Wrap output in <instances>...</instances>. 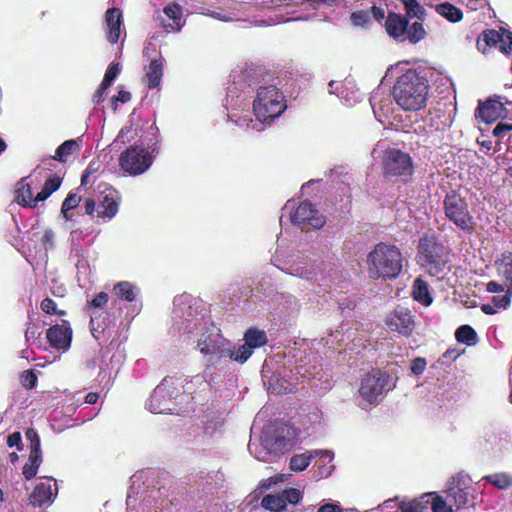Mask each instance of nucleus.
Masks as SVG:
<instances>
[{
    "label": "nucleus",
    "mask_w": 512,
    "mask_h": 512,
    "mask_svg": "<svg viewBox=\"0 0 512 512\" xmlns=\"http://www.w3.org/2000/svg\"><path fill=\"white\" fill-rule=\"evenodd\" d=\"M507 108L500 96L490 97L485 101H479L475 111V117L486 124L504 118L507 115Z\"/></svg>",
    "instance_id": "21"
},
{
    "label": "nucleus",
    "mask_w": 512,
    "mask_h": 512,
    "mask_svg": "<svg viewBox=\"0 0 512 512\" xmlns=\"http://www.w3.org/2000/svg\"><path fill=\"white\" fill-rule=\"evenodd\" d=\"M164 60L163 58L154 59L150 62L146 70L147 86L149 89L157 88L163 77Z\"/></svg>",
    "instance_id": "31"
},
{
    "label": "nucleus",
    "mask_w": 512,
    "mask_h": 512,
    "mask_svg": "<svg viewBox=\"0 0 512 512\" xmlns=\"http://www.w3.org/2000/svg\"><path fill=\"white\" fill-rule=\"evenodd\" d=\"M499 274L505 279V287L512 293V256H504L498 267Z\"/></svg>",
    "instance_id": "44"
},
{
    "label": "nucleus",
    "mask_w": 512,
    "mask_h": 512,
    "mask_svg": "<svg viewBox=\"0 0 512 512\" xmlns=\"http://www.w3.org/2000/svg\"><path fill=\"white\" fill-rule=\"evenodd\" d=\"M46 337L52 347L66 350L70 347L72 330L67 323L54 325L47 330Z\"/></svg>",
    "instance_id": "29"
},
{
    "label": "nucleus",
    "mask_w": 512,
    "mask_h": 512,
    "mask_svg": "<svg viewBox=\"0 0 512 512\" xmlns=\"http://www.w3.org/2000/svg\"><path fill=\"white\" fill-rule=\"evenodd\" d=\"M222 426H223V419L221 417L216 416L211 419H208L204 425V434L207 437L212 438L217 433L221 432Z\"/></svg>",
    "instance_id": "51"
},
{
    "label": "nucleus",
    "mask_w": 512,
    "mask_h": 512,
    "mask_svg": "<svg viewBox=\"0 0 512 512\" xmlns=\"http://www.w3.org/2000/svg\"><path fill=\"white\" fill-rule=\"evenodd\" d=\"M58 493L56 480L53 478H46V481L40 482L36 485L30 495V503L33 506H43L50 504L54 501Z\"/></svg>",
    "instance_id": "26"
},
{
    "label": "nucleus",
    "mask_w": 512,
    "mask_h": 512,
    "mask_svg": "<svg viewBox=\"0 0 512 512\" xmlns=\"http://www.w3.org/2000/svg\"><path fill=\"white\" fill-rule=\"evenodd\" d=\"M41 243H42L45 251L54 249L55 233L51 229H46L43 233Z\"/></svg>",
    "instance_id": "59"
},
{
    "label": "nucleus",
    "mask_w": 512,
    "mask_h": 512,
    "mask_svg": "<svg viewBox=\"0 0 512 512\" xmlns=\"http://www.w3.org/2000/svg\"><path fill=\"white\" fill-rule=\"evenodd\" d=\"M163 12L165 16L172 21L171 23H166L165 20L162 19L161 24L163 27L172 32H179L184 25L181 6L177 3H169L164 7Z\"/></svg>",
    "instance_id": "30"
},
{
    "label": "nucleus",
    "mask_w": 512,
    "mask_h": 512,
    "mask_svg": "<svg viewBox=\"0 0 512 512\" xmlns=\"http://www.w3.org/2000/svg\"><path fill=\"white\" fill-rule=\"evenodd\" d=\"M61 185V179L53 176L46 180L42 190L37 193V200L45 201L53 192L57 191Z\"/></svg>",
    "instance_id": "46"
},
{
    "label": "nucleus",
    "mask_w": 512,
    "mask_h": 512,
    "mask_svg": "<svg viewBox=\"0 0 512 512\" xmlns=\"http://www.w3.org/2000/svg\"><path fill=\"white\" fill-rule=\"evenodd\" d=\"M455 337L459 343L466 344L467 346H473L477 343V333L469 325L460 326L455 332Z\"/></svg>",
    "instance_id": "41"
},
{
    "label": "nucleus",
    "mask_w": 512,
    "mask_h": 512,
    "mask_svg": "<svg viewBox=\"0 0 512 512\" xmlns=\"http://www.w3.org/2000/svg\"><path fill=\"white\" fill-rule=\"evenodd\" d=\"M22 377H23V385L26 388L32 389L36 385L37 377L33 373V371H26Z\"/></svg>",
    "instance_id": "64"
},
{
    "label": "nucleus",
    "mask_w": 512,
    "mask_h": 512,
    "mask_svg": "<svg viewBox=\"0 0 512 512\" xmlns=\"http://www.w3.org/2000/svg\"><path fill=\"white\" fill-rule=\"evenodd\" d=\"M399 510L400 512H453V505L451 502L448 503L439 492H427L411 501L401 502Z\"/></svg>",
    "instance_id": "18"
},
{
    "label": "nucleus",
    "mask_w": 512,
    "mask_h": 512,
    "mask_svg": "<svg viewBox=\"0 0 512 512\" xmlns=\"http://www.w3.org/2000/svg\"><path fill=\"white\" fill-rule=\"evenodd\" d=\"M486 448L495 455L503 454L510 448L509 441L502 435L491 433L485 438Z\"/></svg>",
    "instance_id": "34"
},
{
    "label": "nucleus",
    "mask_w": 512,
    "mask_h": 512,
    "mask_svg": "<svg viewBox=\"0 0 512 512\" xmlns=\"http://www.w3.org/2000/svg\"><path fill=\"white\" fill-rule=\"evenodd\" d=\"M297 437L298 430L295 427L284 422H274L263 428L259 444L250 440L248 450L259 461L270 462L290 449Z\"/></svg>",
    "instance_id": "3"
},
{
    "label": "nucleus",
    "mask_w": 512,
    "mask_h": 512,
    "mask_svg": "<svg viewBox=\"0 0 512 512\" xmlns=\"http://www.w3.org/2000/svg\"><path fill=\"white\" fill-rule=\"evenodd\" d=\"M260 70L249 66L228 87L225 108L228 119L237 126L262 131L280 117L287 103L275 85H260Z\"/></svg>",
    "instance_id": "1"
},
{
    "label": "nucleus",
    "mask_w": 512,
    "mask_h": 512,
    "mask_svg": "<svg viewBox=\"0 0 512 512\" xmlns=\"http://www.w3.org/2000/svg\"><path fill=\"white\" fill-rule=\"evenodd\" d=\"M280 493L284 500L285 507L288 503L295 505L302 499V492L296 488L285 489Z\"/></svg>",
    "instance_id": "53"
},
{
    "label": "nucleus",
    "mask_w": 512,
    "mask_h": 512,
    "mask_svg": "<svg viewBox=\"0 0 512 512\" xmlns=\"http://www.w3.org/2000/svg\"><path fill=\"white\" fill-rule=\"evenodd\" d=\"M309 19H310L309 16L296 17V18H285L283 15H276L274 18L269 17L266 20L256 21L255 25L256 26H272V25H276L279 23H286L289 21H307Z\"/></svg>",
    "instance_id": "52"
},
{
    "label": "nucleus",
    "mask_w": 512,
    "mask_h": 512,
    "mask_svg": "<svg viewBox=\"0 0 512 512\" xmlns=\"http://www.w3.org/2000/svg\"><path fill=\"white\" fill-rule=\"evenodd\" d=\"M113 290L117 296L128 302L134 301L138 292L137 287L128 281L118 282Z\"/></svg>",
    "instance_id": "39"
},
{
    "label": "nucleus",
    "mask_w": 512,
    "mask_h": 512,
    "mask_svg": "<svg viewBox=\"0 0 512 512\" xmlns=\"http://www.w3.org/2000/svg\"><path fill=\"white\" fill-rule=\"evenodd\" d=\"M369 101L374 116L379 122L383 123L394 112V106L390 94L384 93L380 88L372 92Z\"/></svg>",
    "instance_id": "25"
},
{
    "label": "nucleus",
    "mask_w": 512,
    "mask_h": 512,
    "mask_svg": "<svg viewBox=\"0 0 512 512\" xmlns=\"http://www.w3.org/2000/svg\"><path fill=\"white\" fill-rule=\"evenodd\" d=\"M117 192L114 189L107 188L97 205V217L104 221L111 220L118 212Z\"/></svg>",
    "instance_id": "28"
},
{
    "label": "nucleus",
    "mask_w": 512,
    "mask_h": 512,
    "mask_svg": "<svg viewBox=\"0 0 512 512\" xmlns=\"http://www.w3.org/2000/svg\"><path fill=\"white\" fill-rule=\"evenodd\" d=\"M315 366H309L301 359L289 371L284 370L279 376H273L270 380V389L276 393H291L296 389L300 378L314 377L312 370Z\"/></svg>",
    "instance_id": "17"
},
{
    "label": "nucleus",
    "mask_w": 512,
    "mask_h": 512,
    "mask_svg": "<svg viewBox=\"0 0 512 512\" xmlns=\"http://www.w3.org/2000/svg\"><path fill=\"white\" fill-rule=\"evenodd\" d=\"M165 492L160 488L141 487L140 477H131L126 504L128 512H165L170 501L165 498Z\"/></svg>",
    "instance_id": "7"
},
{
    "label": "nucleus",
    "mask_w": 512,
    "mask_h": 512,
    "mask_svg": "<svg viewBox=\"0 0 512 512\" xmlns=\"http://www.w3.org/2000/svg\"><path fill=\"white\" fill-rule=\"evenodd\" d=\"M280 222L288 214V219L303 228L320 229L326 222L325 217L309 201L301 202L297 207L294 200H288L284 205Z\"/></svg>",
    "instance_id": "13"
},
{
    "label": "nucleus",
    "mask_w": 512,
    "mask_h": 512,
    "mask_svg": "<svg viewBox=\"0 0 512 512\" xmlns=\"http://www.w3.org/2000/svg\"><path fill=\"white\" fill-rule=\"evenodd\" d=\"M386 326L392 332L408 336L414 330L415 323L411 311L408 308L398 306L387 316Z\"/></svg>",
    "instance_id": "22"
},
{
    "label": "nucleus",
    "mask_w": 512,
    "mask_h": 512,
    "mask_svg": "<svg viewBox=\"0 0 512 512\" xmlns=\"http://www.w3.org/2000/svg\"><path fill=\"white\" fill-rule=\"evenodd\" d=\"M261 504L265 509L272 512H281L286 508L281 493L266 495L263 497Z\"/></svg>",
    "instance_id": "43"
},
{
    "label": "nucleus",
    "mask_w": 512,
    "mask_h": 512,
    "mask_svg": "<svg viewBox=\"0 0 512 512\" xmlns=\"http://www.w3.org/2000/svg\"><path fill=\"white\" fill-rule=\"evenodd\" d=\"M268 342L267 334L257 327H250L243 335V343L235 344L234 362L244 364L254 353L255 349L265 346Z\"/></svg>",
    "instance_id": "20"
},
{
    "label": "nucleus",
    "mask_w": 512,
    "mask_h": 512,
    "mask_svg": "<svg viewBox=\"0 0 512 512\" xmlns=\"http://www.w3.org/2000/svg\"><path fill=\"white\" fill-rule=\"evenodd\" d=\"M385 28L388 35L399 42L408 40L410 43L416 44L426 36L422 23L415 21L409 26L406 17L396 13H389Z\"/></svg>",
    "instance_id": "15"
},
{
    "label": "nucleus",
    "mask_w": 512,
    "mask_h": 512,
    "mask_svg": "<svg viewBox=\"0 0 512 512\" xmlns=\"http://www.w3.org/2000/svg\"><path fill=\"white\" fill-rule=\"evenodd\" d=\"M429 94L428 80L415 69L401 74L393 86L395 103L406 112H417L427 105Z\"/></svg>",
    "instance_id": "5"
},
{
    "label": "nucleus",
    "mask_w": 512,
    "mask_h": 512,
    "mask_svg": "<svg viewBox=\"0 0 512 512\" xmlns=\"http://www.w3.org/2000/svg\"><path fill=\"white\" fill-rule=\"evenodd\" d=\"M445 493L456 510L473 506L477 498V491L473 486L472 479L463 472L450 478Z\"/></svg>",
    "instance_id": "14"
},
{
    "label": "nucleus",
    "mask_w": 512,
    "mask_h": 512,
    "mask_svg": "<svg viewBox=\"0 0 512 512\" xmlns=\"http://www.w3.org/2000/svg\"><path fill=\"white\" fill-rule=\"evenodd\" d=\"M443 210L446 218L460 230L471 233L475 229L476 222L468 203L457 191L450 190L446 193L443 199Z\"/></svg>",
    "instance_id": "12"
},
{
    "label": "nucleus",
    "mask_w": 512,
    "mask_h": 512,
    "mask_svg": "<svg viewBox=\"0 0 512 512\" xmlns=\"http://www.w3.org/2000/svg\"><path fill=\"white\" fill-rule=\"evenodd\" d=\"M183 380L175 377H165L153 390L146 402V408L151 413H178L177 405L182 397Z\"/></svg>",
    "instance_id": "9"
},
{
    "label": "nucleus",
    "mask_w": 512,
    "mask_h": 512,
    "mask_svg": "<svg viewBox=\"0 0 512 512\" xmlns=\"http://www.w3.org/2000/svg\"><path fill=\"white\" fill-rule=\"evenodd\" d=\"M509 131H512V124L500 122L493 129V135L497 138H503Z\"/></svg>",
    "instance_id": "62"
},
{
    "label": "nucleus",
    "mask_w": 512,
    "mask_h": 512,
    "mask_svg": "<svg viewBox=\"0 0 512 512\" xmlns=\"http://www.w3.org/2000/svg\"><path fill=\"white\" fill-rule=\"evenodd\" d=\"M152 163V155L140 146H131L122 152L119 158L121 169L132 176L143 174L150 168Z\"/></svg>",
    "instance_id": "19"
},
{
    "label": "nucleus",
    "mask_w": 512,
    "mask_h": 512,
    "mask_svg": "<svg viewBox=\"0 0 512 512\" xmlns=\"http://www.w3.org/2000/svg\"><path fill=\"white\" fill-rule=\"evenodd\" d=\"M334 454L330 450L314 449L305 453L295 454L290 459V468L294 472L305 470L314 458H325L328 462L333 460Z\"/></svg>",
    "instance_id": "27"
},
{
    "label": "nucleus",
    "mask_w": 512,
    "mask_h": 512,
    "mask_svg": "<svg viewBox=\"0 0 512 512\" xmlns=\"http://www.w3.org/2000/svg\"><path fill=\"white\" fill-rule=\"evenodd\" d=\"M202 312L201 300L187 293L176 296L173 301L171 333L184 341H191L204 323L211 322Z\"/></svg>",
    "instance_id": "4"
},
{
    "label": "nucleus",
    "mask_w": 512,
    "mask_h": 512,
    "mask_svg": "<svg viewBox=\"0 0 512 512\" xmlns=\"http://www.w3.org/2000/svg\"><path fill=\"white\" fill-rule=\"evenodd\" d=\"M272 264L282 272L304 279L310 283H318L321 267L315 262L301 259L296 260L288 255L287 249L278 247L271 258Z\"/></svg>",
    "instance_id": "11"
},
{
    "label": "nucleus",
    "mask_w": 512,
    "mask_h": 512,
    "mask_svg": "<svg viewBox=\"0 0 512 512\" xmlns=\"http://www.w3.org/2000/svg\"><path fill=\"white\" fill-rule=\"evenodd\" d=\"M497 49L506 55L512 54V33L502 32L501 42Z\"/></svg>",
    "instance_id": "55"
},
{
    "label": "nucleus",
    "mask_w": 512,
    "mask_h": 512,
    "mask_svg": "<svg viewBox=\"0 0 512 512\" xmlns=\"http://www.w3.org/2000/svg\"><path fill=\"white\" fill-rule=\"evenodd\" d=\"M317 512H356V510L344 509L339 502H328L320 505Z\"/></svg>",
    "instance_id": "56"
},
{
    "label": "nucleus",
    "mask_w": 512,
    "mask_h": 512,
    "mask_svg": "<svg viewBox=\"0 0 512 512\" xmlns=\"http://www.w3.org/2000/svg\"><path fill=\"white\" fill-rule=\"evenodd\" d=\"M81 139H71L64 141L55 152L53 160L59 162H65L67 157L72 155L77 149H79V142Z\"/></svg>",
    "instance_id": "38"
},
{
    "label": "nucleus",
    "mask_w": 512,
    "mask_h": 512,
    "mask_svg": "<svg viewBox=\"0 0 512 512\" xmlns=\"http://www.w3.org/2000/svg\"><path fill=\"white\" fill-rule=\"evenodd\" d=\"M41 309L47 313V314H59V315H64L65 312L64 311H59L57 310V305L56 303L54 302V300L50 299V298H45L42 302H41Z\"/></svg>",
    "instance_id": "60"
},
{
    "label": "nucleus",
    "mask_w": 512,
    "mask_h": 512,
    "mask_svg": "<svg viewBox=\"0 0 512 512\" xmlns=\"http://www.w3.org/2000/svg\"><path fill=\"white\" fill-rule=\"evenodd\" d=\"M208 15L214 19L224 22L234 21L238 19L235 13L226 12L224 10L211 11Z\"/></svg>",
    "instance_id": "61"
},
{
    "label": "nucleus",
    "mask_w": 512,
    "mask_h": 512,
    "mask_svg": "<svg viewBox=\"0 0 512 512\" xmlns=\"http://www.w3.org/2000/svg\"><path fill=\"white\" fill-rule=\"evenodd\" d=\"M413 298L424 306H429L433 301L427 283L420 278L414 281Z\"/></svg>",
    "instance_id": "36"
},
{
    "label": "nucleus",
    "mask_w": 512,
    "mask_h": 512,
    "mask_svg": "<svg viewBox=\"0 0 512 512\" xmlns=\"http://www.w3.org/2000/svg\"><path fill=\"white\" fill-rule=\"evenodd\" d=\"M404 6L406 13L409 17L423 19L425 15V9L419 4L417 0H400Z\"/></svg>",
    "instance_id": "49"
},
{
    "label": "nucleus",
    "mask_w": 512,
    "mask_h": 512,
    "mask_svg": "<svg viewBox=\"0 0 512 512\" xmlns=\"http://www.w3.org/2000/svg\"><path fill=\"white\" fill-rule=\"evenodd\" d=\"M108 302V294L105 292H100L92 299L90 303H88V310L90 314L92 312H97V314L107 312L106 305Z\"/></svg>",
    "instance_id": "47"
},
{
    "label": "nucleus",
    "mask_w": 512,
    "mask_h": 512,
    "mask_svg": "<svg viewBox=\"0 0 512 512\" xmlns=\"http://www.w3.org/2000/svg\"><path fill=\"white\" fill-rule=\"evenodd\" d=\"M384 143H378L372 151L374 157H379L382 153V169L385 177L389 179H399L406 183L413 175V161L411 156L396 148L384 149Z\"/></svg>",
    "instance_id": "10"
},
{
    "label": "nucleus",
    "mask_w": 512,
    "mask_h": 512,
    "mask_svg": "<svg viewBox=\"0 0 512 512\" xmlns=\"http://www.w3.org/2000/svg\"><path fill=\"white\" fill-rule=\"evenodd\" d=\"M191 340L205 357V376H211L214 370H224L228 359L234 361L235 344L225 338L213 322L204 323L203 328Z\"/></svg>",
    "instance_id": "2"
},
{
    "label": "nucleus",
    "mask_w": 512,
    "mask_h": 512,
    "mask_svg": "<svg viewBox=\"0 0 512 512\" xmlns=\"http://www.w3.org/2000/svg\"><path fill=\"white\" fill-rule=\"evenodd\" d=\"M426 368V360L424 358H415L412 361L411 371L415 375H420Z\"/></svg>",
    "instance_id": "63"
},
{
    "label": "nucleus",
    "mask_w": 512,
    "mask_h": 512,
    "mask_svg": "<svg viewBox=\"0 0 512 512\" xmlns=\"http://www.w3.org/2000/svg\"><path fill=\"white\" fill-rule=\"evenodd\" d=\"M401 250L392 244L378 243L367 255L368 274L373 279H396L403 269Z\"/></svg>",
    "instance_id": "6"
},
{
    "label": "nucleus",
    "mask_w": 512,
    "mask_h": 512,
    "mask_svg": "<svg viewBox=\"0 0 512 512\" xmlns=\"http://www.w3.org/2000/svg\"><path fill=\"white\" fill-rule=\"evenodd\" d=\"M502 32L496 30L484 31L477 41L478 50L482 53L487 52V48H498L499 42H501Z\"/></svg>",
    "instance_id": "35"
},
{
    "label": "nucleus",
    "mask_w": 512,
    "mask_h": 512,
    "mask_svg": "<svg viewBox=\"0 0 512 512\" xmlns=\"http://www.w3.org/2000/svg\"><path fill=\"white\" fill-rule=\"evenodd\" d=\"M81 201V197L76 193H69V195L65 198L61 207V214L65 218V220H72V216L69 214V211L76 208Z\"/></svg>",
    "instance_id": "48"
},
{
    "label": "nucleus",
    "mask_w": 512,
    "mask_h": 512,
    "mask_svg": "<svg viewBox=\"0 0 512 512\" xmlns=\"http://www.w3.org/2000/svg\"><path fill=\"white\" fill-rule=\"evenodd\" d=\"M26 438L30 441V451L41 452L40 438L34 429L26 431Z\"/></svg>",
    "instance_id": "58"
},
{
    "label": "nucleus",
    "mask_w": 512,
    "mask_h": 512,
    "mask_svg": "<svg viewBox=\"0 0 512 512\" xmlns=\"http://www.w3.org/2000/svg\"><path fill=\"white\" fill-rule=\"evenodd\" d=\"M42 462V452L30 451L28 462L23 467V475L27 480L32 479Z\"/></svg>",
    "instance_id": "40"
},
{
    "label": "nucleus",
    "mask_w": 512,
    "mask_h": 512,
    "mask_svg": "<svg viewBox=\"0 0 512 512\" xmlns=\"http://www.w3.org/2000/svg\"><path fill=\"white\" fill-rule=\"evenodd\" d=\"M40 168L41 166H37L29 176L22 178L17 183L15 199L22 207L36 208L38 203L41 202V200H37V195L33 196V178L36 177Z\"/></svg>",
    "instance_id": "24"
},
{
    "label": "nucleus",
    "mask_w": 512,
    "mask_h": 512,
    "mask_svg": "<svg viewBox=\"0 0 512 512\" xmlns=\"http://www.w3.org/2000/svg\"><path fill=\"white\" fill-rule=\"evenodd\" d=\"M481 480L492 484L499 490H506L512 487V475L506 472L486 475Z\"/></svg>",
    "instance_id": "37"
},
{
    "label": "nucleus",
    "mask_w": 512,
    "mask_h": 512,
    "mask_svg": "<svg viewBox=\"0 0 512 512\" xmlns=\"http://www.w3.org/2000/svg\"><path fill=\"white\" fill-rule=\"evenodd\" d=\"M108 326L109 316L107 312L100 314H97V312H92V314H90L91 334L96 340L101 339Z\"/></svg>",
    "instance_id": "33"
},
{
    "label": "nucleus",
    "mask_w": 512,
    "mask_h": 512,
    "mask_svg": "<svg viewBox=\"0 0 512 512\" xmlns=\"http://www.w3.org/2000/svg\"><path fill=\"white\" fill-rule=\"evenodd\" d=\"M511 296L512 293L506 288L505 294L493 296L492 303L497 309H505L510 304Z\"/></svg>",
    "instance_id": "57"
},
{
    "label": "nucleus",
    "mask_w": 512,
    "mask_h": 512,
    "mask_svg": "<svg viewBox=\"0 0 512 512\" xmlns=\"http://www.w3.org/2000/svg\"><path fill=\"white\" fill-rule=\"evenodd\" d=\"M390 376L382 371H374L365 375L358 390V406L368 409L378 403L389 382Z\"/></svg>",
    "instance_id": "16"
},
{
    "label": "nucleus",
    "mask_w": 512,
    "mask_h": 512,
    "mask_svg": "<svg viewBox=\"0 0 512 512\" xmlns=\"http://www.w3.org/2000/svg\"><path fill=\"white\" fill-rule=\"evenodd\" d=\"M104 30L106 39L111 44L117 43L122 34H126L123 27V14L118 8H109L104 15Z\"/></svg>",
    "instance_id": "23"
},
{
    "label": "nucleus",
    "mask_w": 512,
    "mask_h": 512,
    "mask_svg": "<svg viewBox=\"0 0 512 512\" xmlns=\"http://www.w3.org/2000/svg\"><path fill=\"white\" fill-rule=\"evenodd\" d=\"M316 460L315 466H317V469L313 471V478L315 480H320L322 478L329 477L333 470L334 465L331 462H328L325 458H314Z\"/></svg>",
    "instance_id": "45"
},
{
    "label": "nucleus",
    "mask_w": 512,
    "mask_h": 512,
    "mask_svg": "<svg viewBox=\"0 0 512 512\" xmlns=\"http://www.w3.org/2000/svg\"><path fill=\"white\" fill-rule=\"evenodd\" d=\"M338 97L345 103V105L353 106L362 100L363 93L354 86L352 81L346 80L344 84H341V90Z\"/></svg>",
    "instance_id": "32"
},
{
    "label": "nucleus",
    "mask_w": 512,
    "mask_h": 512,
    "mask_svg": "<svg viewBox=\"0 0 512 512\" xmlns=\"http://www.w3.org/2000/svg\"><path fill=\"white\" fill-rule=\"evenodd\" d=\"M449 261L447 247L434 237L419 240L417 262L429 275L441 278L448 269Z\"/></svg>",
    "instance_id": "8"
},
{
    "label": "nucleus",
    "mask_w": 512,
    "mask_h": 512,
    "mask_svg": "<svg viewBox=\"0 0 512 512\" xmlns=\"http://www.w3.org/2000/svg\"><path fill=\"white\" fill-rule=\"evenodd\" d=\"M120 73V65L118 63H112L107 68L102 83L107 86H111L114 80L117 78Z\"/></svg>",
    "instance_id": "54"
},
{
    "label": "nucleus",
    "mask_w": 512,
    "mask_h": 512,
    "mask_svg": "<svg viewBox=\"0 0 512 512\" xmlns=\"http://www.w3.org/2000/svg\"><path fill=\"white\" fill-rule=\"evenodd\" d=\"M436 11L438 14L454 23L460 21L463 17L461 10L450 3L437 5Z\"/></svg>",
    "instance_id": "42"
},
{
    "label": "nucleus",
    "mask_w": 512,
    "mask_h": 512,
    "mask_svg": "<svg viewBox=\"0 0 512 512\" xmlns=\"http://www.w3.org/2000/svg\"><path fill=\"white\" fill-rule=\"evenodd\" d=\"M352 25L357 28H367L371 24L370 13L365 10H358L351 14Z\"/></svg>",
    "instance_id": "50"
}]
</instances>
